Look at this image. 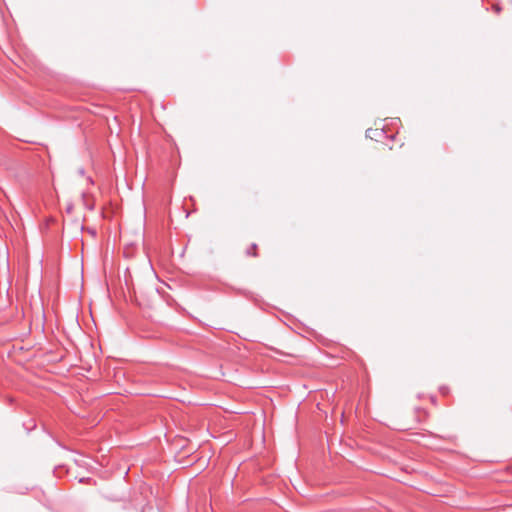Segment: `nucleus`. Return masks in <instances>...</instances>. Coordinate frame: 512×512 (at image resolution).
<instances>
[{
    "label": "nucleus",
    "instance_id": "obj_1",
    "mask_svg": "<svg viewBox=\"0 0 512 512\" xmlns=\"http://www.w3.org/2000/svg\"><path fill=\"white\" fill-rule=\"evenodd\" d=\"M385 134V131L383 128L381 129H372L369 128L366 130V137L370 138L372 140L378 141L380 138H382Z\"/></svg>",
    "mask_w": 512,
    "mask_h": 512
},
{
    "label": "nucleus",
    "instance_id": "obj_2",
    "mask_svg": "<svg viewBox=\"0 0 512 512\" xmlns=\"http://www.w3.org/2000/svg\"><path fill=\"white\" fill-rule=\"evenodd\" d=\"M78 173H79V175L83 176L85 174L84 168H79Z\"/></svg>",
    "mask_w": 512,
    "mask_h": 512
},
{
    "label": "nucleus",
    "instance_id": "obj_3",
    "mask_svg": "<svg viewBox=\"0 0 512 512\" xmlns=\"http://www.w3.org/2000/svg\"><path fill=\"white\" fill-rule=\"evenodd\" d=\"M246 253H247V255L256 256V253L255 252L251 253L250 249H248Z\"/></svg>",
    "mask_w": 512,
    "mask_h": 512
},
{
    "label": "nucleus",
    "instance_id": "obj_4",
    "mask_svg": "<svg viewBox=\"0 0 512 512\" xmlns=\"http://www.w3.org/2000/svg\"><path fill=\"white\" fill-rule=\"evenodd\" d=\"M256 248H257V245L256 244H252L251 251H255Z\"/></svg>",
    "mask_w": 512,
    "mask_h": 512
},
{
    "label": "nucleus",
    "instance_id": "obj_5",
    "mask_svg": "<svg viewBox=\"0 0 512 512\" xmlns=\"http://www.w3.org/2000/svg\"><path fill=\"white\" fill-rule=\"evenodd\" d=\"M494 9H495V11H496L497 13L500 11V7H499V6H497V5L494 7Z\"/></svg>",
    "mask_w": 512,
    "mask_h": 512
},
{
    "label": "nucleus",
    "instance_id": "obj_6",
    "mask_svg": "<svg viewBox=\"0 0 512 512\" xmlns=\"http://www.w3.org/2000/svg\"><path fill=\"white\" fill-rule=\"evenodd\" d=\"M72 209H73V207H72V206H68V207H67V212H71V211H72Z\"/></svg>",
    "mask_w": 512,
    "mask_h": 512
}]
</instances>
